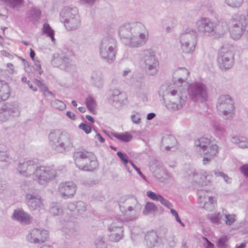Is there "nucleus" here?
<instances>
[{
    "mask_svg": "<svg viewBox=\"0 0 248 248\" xmlns=\"http://www.w3.org/2000/svg\"><path fill=\"white\" fill-rule=\"evenodd\" d=\"M187 92L190 99L194 102L202 103L207 100L206 87L201 82L191 83L188 86Z\"/></svg>",
    "mask_w": 248,
    "mask_h": 248,
    "instance_id": "11",
    "label": "nucleus"
},
{
    "mask_svg": "<svg viewBox=\"0 0 248 248\" xmlns=\"http://www.w3.org/2000/svg\"><path fill=\"white\" fill-rule=\"evenodd\" d=\"M75 164L80 170L93 171L98 167V163L93 154L85 150L75 152L74 154Z\"/></svg>",
    "mask_w": 248,
    "mask_h": 248,
    "instance_id": "5",
    "label": "nucleus"
},
{
    "mask_svg": "<svg viewBox=\"0 0 248 248\" xmlns=\"http://www.w3.org/2000/svg\"><path fill=\"white\" fill-rule=\"evenodd\" d=\"M40 90L42 93H43L45 96L52 94V93L48 91V88L44 84H43L40 87Z\"/></svg>",
    "mask_w": 248,
    "mask_h": 248,
    "instance_id": "61",
    "label": "nucleus"
},
{
    "mask_svg": "<svg viewBox=\"0 0 248 248\" xmlns=\"http://www.w3.org/2000/svg\"><path fill=\"white\" fill-rule=\"evenodd\" d=\"M51 105L53 108L60 110H63L66 108V105L62 101L58 99L52 101Z\"/></svg>",
    "mask_w": 248,
    "mask_h": 248,
    "instance_id": "49",
    "label": "nucleus"
},
{
    "mask_svg": "<svg viewBox=\"0 0 248 248\" xmlns=\"http://www.w3.org/2000/svg\"><path fill=\"white\" fill-rule=\"evenodd\" d=\"M117 51V42L114 38L106 36L101 40L99 46V52L104 62L112 63L115 60Z\"/></svg>",
    "mask_w": 248,
    "mask_h": 248,
    "instance_id": "4",
    "label": "nucleus"
},
{
    "mask_svg": "<svg viewBox=\"0 0 248 248\" xmlns=\"http://www.w3.org/2000/svg\"><path fill=\"white\" fill-rule=\"evenodd\" d=\"M77 211L79 214H82L87 209L86 204L81 201H79L76 202Z\"/></svg>",
    "mask_w": 248,
    "mask_h": 248,
    "instance_id": "53",
    "label": "nucleus"
},
{
    "mask_svg": "<svg viewBox=\"0 0 248 248\" xmlns=\"http://www.w3.org/2000/svg\"><path fill=\"white\" fill-rule=\"evenodd\" d=\"M240 170L246 178H248V164H245L241 166Z\"/></svg>",
    "mask_w": 248,
    "mask_h": 248,
    "instance_id": "59",
    "label": "nucleus"
},
{
    "mask_svg": "<svg viewBox=\"0 0 248 248\" xmlns=\"http://www.w3.org/2000/svg\"><path fill=\"white\" fill-rule=\"evenodd\" d=\"M61 20L67 31H75L81 25V19L76 7H65L61 13Z\"/></svg>",
    "mask_w": 248,
    "mask_h": 248,
    "instance_id": "6",
    "label": "nucleus"
},
{
    "mask_svg": "<svg viewBox=\"0 0 248 248\" xmlns=\"http://www.w3.org/2000/svg\"><path fill=\"white\" fill-rule=\"evenodd\" d=\"M41 14V12L38 7L31 8L28 13L29 17L36 20L40 18Z\"/></svg>",
    "mask_w": 248,
    "mask_h": 248,
    "instance_id": "46",
    "label": "nucleus"
},
{
    "mask_svg": "<svg viewBox=\"0 0 248 248\" xmlns=\"http://www.w3.org/2000/svg\"><path fill=\"white\" fill-rule=\"evenodd\" d=\"M142 65L147 75L154 76L157 74L159 62L155 53L151 49L143 50L141 54Z\"/></svg>",
    "mask_w": 248,
    "mask_h": 248,
    "instance_id": "7",
    "label": "nucleus"
},
{
    "mask_svg": "<svg viewBox=\"0 0 248 248\" xmlns=\"http://www.w3.org/2000/svg\"><path fill=\"white\" fill-rule=\"evenodd\" d=\"M189 72L185 68H178L173 75L174 84L168 86L164 92L163 96L168 100L165 102L166 108L170 111L182 109L186 105L187 93L182 86L188 78Z\"/></svg>",
    "mask_w": 248,
    "mask_h": 248,
    "instance_id": "1",
    "label": "nucleus"
},
{
    "mask_svg": "<svg viewBox=\"0 0 248 248\" xmlns=\"http://www.w3.org/2000/svg\"><path fill=\"white\" fill-rule=\"evenodd\" d=\"M122 41L131 47H139L145 44L149 38L148 31L140 22L126 23L119 30Z\"/></svg>",
    "mask_w": 248,
    "mask_h": 248,
    "instance_id": "2",
    "label": "nucleus"
},
{
    "mask_svg": "<svg viewBox=\"0 0 248 248\" xmlns=\"http://www.w3.org/2000/svg\"><path fill=\"white\" fill-rule=\"evenodd\" d=\"M157 210V207L154 203L147 202L145 206L143 214L144 215H147L149 214L156 212Z\"/></svg>",
    "mask_w": 248,
    "mask_h": 248,
    "instance_id": "45",
    "label": "nucleus"
},
{
    "mask_svg": "<svg viewBox=\"0 0 248 248\" xmlns=\"http://www.w3.org/2000/svg\"><path fill=\"white\" fill-rule=\"evenodd\" d=\"M112 135L114 137L119 140L125 142H128L131 141L133 138L132 135L127 132L120 134L117 133H112Z\"/></svg>",
    "mask_w": 248,
    "mask_h": 248,
    "instance_id": "40",
    "label": "nucleus"
},
{
    "mask_svg": "<svg viewBox=\"0 0 248 248\" xmlns=\"http://www.w3.org/2000/svg\"><path fill=\"white\" fill-rule=\"evenodd\" d=\"M117 155L124 165L127 171L130 173L131 171L130 170V169L128 166V163L130 164V161L128 160L127 155L120 151L118 152L117 153Z\"/></svg>",
    "mask_w": 248,
    "mask_h": 248,
    "instance_id": "47",
    "label": "nucleus"
},
{
    "mask_svg": "<svg viewBox=\"0 0 248 248\" xmlns=\"http://www.w3.org/2000/svg\"><path fill=\"white\" fill-rule=\"evenodd\" d=\"M21 188L25 192L29 191L31 188L30 182L28 181H23L20 184Z\"/></svg>",
    "mask_w": 248,
    "mask_h": 248,
    "instance_id": "54",
    "label": "nucleus"
},
{
    "mask_svg": "<svg viewBox=\"0 0 248 248\" xmlns=\"http://www.w3.org/2000/svg\"><path fill=\"white\" fill-rule=\"evenodd\" d=\"M214 22L208 17H201L196 22L195 30L200 34L206 36L213 35Z\"/></svg>",
    "mask_w": 248,
    "mask_h": 248,
    "instance_id": "19",
    "label": "nucleus"
},
{
    "mask_svg": "<svg viewBox=\"0 0 248 248\" xmlns=\"http://www.w3.org/2000/svg\"><path fill=\"white\" fill-rule=\"evenodd\" d=\"M225 2L232 7H239L243 3V0H224Z\"/></svg>",
    "mask_w": 248,
    "mask_h": 248,
    "instance_id": "52",
    "label": "nucleus"
},
{
    "mask_svg": "<svg viewBox=\"0 0 248 248\" xmlns=\"http://www.w3.org/2000/svg\"><path fill=\"white\" fill-rule=\"evenodd\" d=\"M47 231L43 229L33 228L29 231L26 235V240L34 244L44 243L48 237Z\"/></svg>",
    "mask_w": 248,
    "mask_h": 248,
    "instance_id": "18",
    "label": "nucleus"
},
{
    "mask_svg": "<svg viewBox=\"0 0 248 248\" xmlns=\"http://www.w3.org/2000/svg\"><path fill=\"white\" fill-rule=\"evenodd\" d=\"M42 31L44 34H46L48 37L51 38L52 42L53 43L55 42L54 31L51 29L48 24L45 23L43 25Z\"/></svg>",
    "mask_w": 248,
    "mask_h": 248,
    "instance_id": "43",
    "label": "nucleus"
},
{
    "mask_svg": "<svg viewBox=\"0 0 248 248\" xmlns=\"http://www.w3.org/2000/svg\"><path fill=\"white\" fill-rule=\"evenodd\" d=\"M65 233L69 236L73 237L77 235L78 233V228L72 224H70L64 229Z\"/></svg>",
    "mask_w": 248,
    "mask_h": 248,
    "instance_id": "44",
    "label": "nucleus"
},
{
    "mask_svg": "<svg viewBox=\"0 0 248 248\" xmlns=\"http://www.w3.org/2000/svg\"><path fill=\"white\" fill-rule=\"evenodd\" d=\"M176 143V140L174 136L171 135H167L163 137L161 146L165 148L166 150L168 151L171 148H172Z\"/></svg>",
    "mask_w": 248,
    "mask_h": 248,
    "instance_id": "33",
    "label": "nucleus"
},
{
    "mask_svg": "<svg viewBox=\"0 0 248 248\" xmlns=\"http://www.w3.org/2000/svg\"><path fill=\"white\" fill-rule=\"evenodd\" d=\"M217 108L218 113L225 120H231L234 116V102L229 95L223 94L219 96Z\"/></svg>",
    "mask_w": 248,
    "mask_h": 248,
    "instance_id": "8",
    "label": "nucleus"
},
{
    "mask_svg": "<svg viewBox=\"0 0 248 248\" xmlns=\"http://www.w3.org/2000/svg\"><path fill=\"white\" fill-rule=\"evenodd\" d=\"M211 141L210 139L205 137H202L195 140V145L197 152L200 154L204 151V149L207 148V146L210 145Z\"/></svg>",
    "mask_w": 248,
    "mask_h": 248,
    "instance_id": "32",
    "label": "nucleus"
},
{
    "mask_svg": "<svg viewBox=\"0 0 248 248\" xmlns=\"http://www.w3.org/2000/svg\"><path fill=\"white\" fill-rule=\"evenodd\" d=\"M111 98L115 103V105L119 107L125 104L126 96L125 93L121 92L117 89H113L112 91Z\"/></svg>",
    "mask_w": 248,
    "mask_h": 248,
    "instance_id": "28",
    "label": "nucleus"
},
{
    "mask_svg": "<svg viewBox=\"0 0 248 248\" xmlns=\"http://www.w3.org/2000/svg\"><path fill=\"white\" fill-rule=\"evenodd\" d=\"M197 33L193 30L186 29L180 37V42L183 52L191 53L194 51L197 45Z\"/></svg>",
    "mask_w": 248,
    "mask_h": 248,
    "instance_id": "10",
    "label": "nucleus"
},
{
    "mask_svg": "<svg viewBox=\"0 0 248 248\" xmlns=\"http://www.w3.org/2000/svg\"><path fill=\"white\" fill-rule=\"evenodd\" d=\"M21 108L17 102H7L0 108V121L5 122L20 115Z\"/></svg>",
    "mask_w": 248,
    "mask_h": 248,
    "instance_id": "12",
    "label": "nucleus"
},
{
    "mask_svg": "<svg viewBox=\"0 0 248 248\" xmlns=\"http://www.w3.org/2000/svg\"><path fill=\"white\" fill-rule=\"evenodd\" d=\"M161 237H159L157 233L154 231L147 232L144 237L145 244L149 248L157 247L160 242Z\"/></svg>",
    "mask_w": 248,
    "mask_h": 248,
    "instance_id": "26",
    "label": "nucleus"
},
{
    "mask_svg": "<svg viewBox=\"0 0 248 248\" xmlns=\"http://www.w3.org/2000/svg\"><path fill=\"white\" fill-rule=\"evenodd\" d=\"M211 124L217 136L224 137L227 135V131L224 127L220 126L215 122H213Z\"/></svg>",
    "mask_w": 248,
    "mask_h": 248,
    "instance_id": "41",
    "label": "nucleus"
},
{
    "mask_svg": "<svg viewBox=\"0 0 248 248\" xmlns=\"http://www.w3.org/2000/svg\"><path fill=\"white\" fill-rule=\"evenodd\" d=\"M79 128L84 131L86 134H89L91 132V127L84 123L79 125Z\"/></svg>",
    "mask_w": 248,
    "mask_h": 248,
    "instance_id": "57",
    "label": "nucleus"
},
{
    "mask_svg": "<svg viewBox=\"0 0 248 248\" xmlns=\"http://www.w3.org/2000/svg\"><path fill=\"white\" fill-rule=\"evenodd\" d=\"M120 210L123 215L124 221H130L136 220L139 217L140 211L124 208L123 204H120Z\"/></svg>",
    "mask_w": 248,
    "mask_h": 248,
    "instance_id": "25",
    "label": "nucleus"
},
{
    "mask_svg": "<svg viewBox=\"0 0 248 248\" xmlns=\"http://www.w3.org/2000/svg\"><path fill=\"white\" fill-rule=\"evenodd\" d=\"M7 66V71L10 74H13L16 73V71L15 70V67L13 64L11 63H8L6 64Z\"/></svg>",
    "mask_w": 248,
    "mask_h": 248,
    "instance_id": "62",
    "label": "nucleus"
},
{
    "mask_svg": "<svg viewBox=\"0 0 248 248\" xmlns=\"http://www.w3.org/2000/svg\"><path fill=\"white\" fill-rule=\"evenodd\" d=\"M228 28L227 23L224 22H219L217 23L214 22L213 34L220 36L223 35L227 31Z\"/></svg>",
    "mask_w": 248,
    "mask_h": 248,
    "instance_id": "36",
    "label": "nucleus"
},
{
    "mask_svg": "<svg viewBox=\"0 0 248 248\" xmlns=\"http://www.w3.org/2000/svg\"><path fill=\"white\" fill-rule=\"evenodd\" d=\"M123 222V219L116 218L109 226L108 230L110 232L109 237L111 241L117 242L122 238Z\"/></svg>",
    "mask_w": 248,
    "mask_h": 248,
    "instance_id": "20",
    "label": "nucleus"
},
{
    "mask_svg": "<svg viewBox=\"0 0 248 248\" xmlns=\"http://www.w3.org/2000/svg\"><path fill=\"white\" fill-rule=\"evenodd\" d=\"M210 190L201 189L198 191L199 202L201 206L205 210L211 211L214 209L217 201L211 195Z\"/></svg>",
    "mask_w": 248,
    "mask_h": 248,
    "instance_id": "16",
    "label": "nucleus"
},
{
    "mask_svg": "<svg viewBox=\"0 0 248 248\" xmlns=\"http://www.w3.org/2000/svg\"><path fill=\"white\" fill-rule=\"evenodd\" d=\"M26 198L27 205L31 210L40 208L42 204L41 197L38 194L27 193Z\"/></svg>",
    "mask_w": 248,
    "mask_h": 248,
    "instance_id": "23",
    "label": "nucleus"
},
{
    "mask_svg": "<svg viewBox=\"0 0 248 248\" xmlns=\"http://www.w3.org/2000/svg\"><path fill=\"white\" fill-rule=\"evenodd\" d=\"M120 204H123L124 208L127 209H134L138 211H140L141 209V205L135 197L122 198L119 202V206Z\"/></svg>",
    "mask_w": 248,
    "mask_h": 248,
    "instance_id": "24",
    "label": "nucleus"
},
{
    "mask_svg": "<svg viewBox=\"0 0 248 248\" xmlns=\"http://www.w3.org/2000/svg\"><path fill=\"white\" fill-rule=\"evenodd\" d=\"M207 147L204 149L205 151L202 152L200 155L211 156V157H215L217 155L219 149L217 144L211 141L210 145L207 146Z\"/></svg>",
    "mask_w": 248,
    "mask_h": 248,
    "instance_id": "31",
    "label": "nucleus"
},
{
    "mask_svg": "<svg viewBox=\"0 0 248 248\" xmlns=\"http://www.w3.org/2000/svg\"><path fill=\"white\" fill-rule=\"evenodd\" d=\"M233 22L236 24V26L248 27V20L242 15H234L230 21V25H233Z\"/></svg>",
    "mask_w": 248,
    "mask_h": 248,
    "instance_id": "35",
    "label": "nucleus"
},
{
    "mask_svg": "<svg viewBox=\"0 0 248 248\" xmlns=\"http://www.w3.org/2000/svg\"><path fill=\"white\" fill-rule=\"evenodd\" d=\"M95 248H107L105 239L104 237H98L95 241Z\"/></svg>",
    "mask_w": 248,
    "mask_h": 248,
    "instance_id": "51",
    "label": "nucleus"
},
{
    "mask_svg": "<svg viewBox=\"0 0 248 248\" xmlns=\"http://www.w3.org/2000/svg\"><path fill=\"white\" fill-rule=\"evenodd\" d=\"M8 157V155L6 152L0 151V161H7Z\"/></svg>",
    "mask_w": 248,
    "mask_h": 248,
    "instance_id": "64",
    "label": "nucleus"
},
{
    "mask_svg": "<svg viewBox=\"0 0 248 248\" xmlns=\"http://www.w3.org/2000/svg\"><path fill=\"white\" fill-rule=\"evenodd\" d=\"M58 190L62 197L64 198L72 197L76 191L75 185L72 182L61 183Z\"/></svg>",
    "mask_w": 248,
    "mask_h": 248,
    "instance_id": "21",
    "label": "nucleus"
},
{
    "mask_svg": "<svg viewBox=\"0 0 248 248\" xmlns=\"http://www.w3.org/2000/svg\"><path fill=\"white\" fill-rule=\"evenodd\" d=\"M131 119L132 122L135 124H140L141 123V118L140 114L138 113L132 114L131 116Z\"/></svg>",
    "mask_w": 248,
    "mask_h": 248,
    "instance_id": "56",
    "label": "nucleus"
},
{
    "mask_svg": "<svg viewBox=\"0 0 248 248\" xmlns=\"http://www.w3.org/2000/svg\"><path fill=\"white\" fill-rule=\"evenodd\" d=\"M12 218L13 220L24 225L30 224L32 220V217L22 209L15 210Z\"/></svg>",
    "mask_w": 248,
    "mask_h": 248,
    "instance_id": "22",
    "label": "nucleus"
},
{
    "mask_svg": "<svg viewBox=\"0 0 248 248\" xmlns=\"http://www.w3.org/2000/svg\"><path fill=\"white\" fill-rule=\"evenodd\" d=\"M10 94V90L8 85L0 81V102L7 99Z\"/></svg>",
    "mask_w": 248,
    "mask_h": 248,
    "instance_id": "37",
    "label": "nucleus"
},
{
    "mask_svg": "<svg viewBox=\"0 0 248 248\" xmlns=\"http://www.w3.org/2000/svg\"><path fill=\"white\" fill-rule=\"evenodd\" d=\"M232 142L237 144L240 148H248V140L244 137L234 136L232 138Z\"/></svg>",
    "mask_w": 248,
    "mask_h": 248,
    "instance_id": "39",
    "label": "nucleus"
},
{
    "mask_svg": "<svg viewBox=\"0 0 248 248\" xmlns=\"http://www.w3.org/2000/svg\"><path fill=\"white\" fill-rule=\"evenodd\" d=\"M170 212L171 215L175 217V219H176V221L178 222V223H179L182 226H184L185 225L181 221V220L180 218L179 217V215H178V214L177 212L175 210H174V209H173L172 208L170 209Z\"/></svg>",
    "mask_w": 248,
    "mask_h": 248,
    "instance_id": "58",
    "label": "nucleus"
},
{
    "mask_svg": "<svg viewBox=\"0 0 248 248\" xmlns=\"http://www.w3.org/2000/svg\"><path fill=\"white\" fill-rule=\"evenodd\" d=\"M234 62L233 52L225 47L219 50L217 59V63L221 70H227L232 67Z\"/></svg>",
    "mask_w": 248,
    "mask_h": 248,
    "instance_id": "13",
    "label": "nucleus"
},
{
    "mask_svg": "<svg viewBox=\"0 0 248 248\" xmlns=\"http://www.w3.org/2000/svg\"><path fill=\"white\" fill-rule=\"evenodd\" d=\"M58 176L56 170L50 167L38 165L33 175V179L40 185L46 186Z\"/></svg>",
    "mask_w": 248,
    "mask_h": 248,
    "instance_id": "9",
    "label": "nucleus"
},
{
    "mask_svg": "<svg viewBox=\"0 0 248 248\" xmlns=\"http://www.w3.org/2000/svg\"><path fill=\"white\" fill-rule=\"evenodd\" d=\"M71 56L70 52L60 53L57 56H54L52 63L55 66H60L62 69L70 72L75 68V65L72 63Z\"/></svg>",
    "mask_w": 248,
    "mask_h": 248,
    "instance_id": "15",
    "label": "nucleus"
},
{
    "mask_svg": "<svg viewBox=\"0 0 248 248\" xmlns=\"http://www.w3.org/2000/svg\"><path fill=\"white\" fill-rule=\"evenodd\" d=\"M245 31L248 33V27L236 26L234 22L230 25V35L233 40L240 39Z\"/></svg>",
    "mask_w": 248,
    "mask_h": 248,
    "instance_id": "27",
    "label": "nucleus"
},
{
    "mask_svg": "<svg viewBox=\"0 0 248 248\" xmlns=\"http://www.w3.org/2000/svg\"><path fill=\"white\" fill-rule=\"evenodd\" d=\"M49 144L51 148L58 153L70 151L74 146L73 140L67 132L56 130L51 131L48 135Z\"/></svg>",
    "mask_w": 248,
    "mask_h": 248,
    "instance_id": "3",
    "label": "nucleus"
},
{
    "mask_svg": "<svg viewBox=\"0 0 248 248\" xmlns=\"http://www.w3.org/2000/svg\"><path fill=\"white\" fill-rule=\"evenodd\" d=\"M95 0H79L80 3L83 5L88 6H92Z\"/></svg>",
    "mask_w": 248,
    "mask_h": 248,
    "instance_id": "63",
    "label": "nucleus"
},
{
    "mask_svg": "<svg viewBox=\"0 0 248 248\" xmlns=\"http://www.w3.org/2000/svg\"><path fill=\"white\" fill-rule=\"evenodd\" d=\"M228 238L227 236L220 237L217 242V245L218 248H229L228 244Z\"/></svg>",
    "mask_w": 248,
    "mask_h": 248,
    "instance_id": "50",
    "label": "nucleus"
},
{
    "mask_svg": "<svg viewBox=\"0 0 248 248\" xmlns=\"http://www.w3.org/2000/svg\"><path fill=\"white\" fill-rule=\"evenodd\" d=\"M222 217V215L219 213H214L207 215V218L215 225H218L221 223Z\"/></svg>",
    "mask_w": 248,
    "mask_h": 248,
    "instance_id": "42",
    "label": "nucleus"
},
{
    "mask_svg": "<svg viewBox=\"0 0 248 248\" xmlns=\"http://www.w3.org/2000/svg\"><path fill=\"white\" fill-rule=\"evenodd\" d=\"M146 195L152 200L160 202L163 205L168 209H171L172 207V204L170 202L164 198L159 194H156L151 191H148L147 192Z\"/></svg>",
    "mask_w": 248,
    "mask_h": 248,
    "instance_id": "29",
    "label": "nucleus"
},
{
    "mask_svg": "<svg viewBox=\"0 0 248 248\" xmlns=\"http://www.w3.org/2000/svg\"><path fill=\"white\" fill-rule=\"evenodd\" d=\"M211 173L204 170H194L189 175V181L194 186H203L208 185L210 183V176Z\"/></svg>",
    "mask_w": 248,
    "mask_h": 248,
    "instance_id": "14",
    "label": "nucleus"
},
{
    "mask_svg": "<svg viewBox=\"0 0 248 248\" xmlns=\"http://www.w3.org/2000/svg\"><path fill=\"white\" fill-rule=\"evenodd\" d=\"M62 210L61 206L57 204H53L50 209V213L53 216H60L62 214Z\"/></svg>",
    "mask_w": 248,
    "mask_h": 248,
    "instance_id": "48",
    "label": "nucleus"
},
{
    "mask_svg": "<svg viewBox=\"0 0 248 248\" xmlns=\"http://www.w3.org/2000/svg\"><path fill=\"white\" fill-rule=\"evenodd\" d=\"M37 166V163L35 160H21L18 163L17 170L20 175L24 176H33Z\"/></svg>",
    "mask_w": 248,
    "mask_h": 248,
    "instance_id": "17",
    "label": "nucleus"
},
{
    "mask_svg": "<svg viewBox=\"0 0 248 248\" xmlns=\"http://www.w3.org/2000/svg\"><path fill=\"white\" fill-rule=\"evenodd\" d=\"M235 216L233 215H225V223L227 225H231L235 221Z\"/></svg>",
    "mask_w": 248,
    "mask_h": 248,
    "instance_id": "55",
    "label": "nucleus"
},
{
    "mask_svg": "<svg viewBox=\"0 0 248 248\" xmlns=\"http://www.w3.org/2000/svg\"><path fill=\"white\" fill-rule=\"evenodd\" d=\"M91 84L97 88H101L104 84V77L102 73L99 71H93L91 76Z\"/></svg>",
    "mask_w": 248,
    "mask_h": 248,
    "instance_id": "30",
    "label": "nucleus"
},
{
    "mask_svg": "<svg viewBox=\"0 0 248 248\" xmlns=\"http://www.w3.org/2000/svg\"><path fill=\"white\" fill-rule=\"evenodd\" d=\"M160 237L164 238L171 247H173L176 243L174 235L170 232L165 228L161 229L160 231Z\"/></svg>",
    "mask_w": 248,
    "mask_h": 248,
    "instance_id": "34",
    "label": "nucleus"
},
{
    "mask_svg": "<svg viewBox=\"0 0 248 248\" xmlns=\"http://www.w3.org/2000/svg\"><path fill=\"white\" fill-rule=\"evenodd\" d=\"M130 164L131 166L137 171L138 174L142 178L143 180L146 181L145 176L142 173L140 169L138 168L132 162L130 161Z\"/></svg>",
    "mask_w": 248,
    "mask_h": 248,
    "instance_id": "60",
    "label": "nucleus"
},
{
    "mask_svg": "<svg viewBox=\"0 0 248 248\" xmlns=\"http://www.w3.org/2000/svg\"><path fill=\"white\" fill-rule=\"evenodd\" d=\"M85 103L88 110L93 114H95L97 103L95 99L89 95L85 100Z\"/></svg>",
    "mask_w": 248,
    "mask_h": 248,
    "instance_id": "38",
    "label": "nucleus"
}]
</instances>
